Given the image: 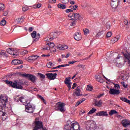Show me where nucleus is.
<instances>
[{
    "instance_id": "8",
    "label": "nucleus",
    "mask_w": 130,
    "mask_h": 130,
    "mask_svg": "<svg viewBox=\"0 0 130 130\" xmlns=\"http://www.w3.org/2000/svg\"><path fill=\"white\" fill-rule=\"evenodd\" d=\"M59 35V32H53L51 33V38H49V39L46 40V41L49 42L51 41L53 39H55V38H57V36Z\"/></svg>"
},
{
    "instance_id": "39",
    "label": "nucleus",
    "mask_w": 130,
    "mask_h": 130,
    "mask_svg": "<svg viewBox=\"0 0 130 130\" xmlns=\"http://www.w3.org/2000/svg\"><path fill=\"white\" fill-rule=\"evenodd\" d=\"M38 97L40 98V99H41V100H42V101H43L44 104H46V101L44 99V98H43V96L40 95H38Z\"/></svg>"
},
{
    "instance_id": "32",
    "label": "nucleus",
    "mask_w": 130,
    "mask_h": 130,
    "mask_svg": "<svg viewBox=\"0 0 130 130\" xmlns=\"http://www.w3.org/2000/svg\"><path fill=\"white\" fill-rule=\"evenodd\" d=\"M70 82H71V77L68 78H66L65 79L64 83L67 85L68 84H70Z\"/></svg>"
},
{
    "instance_id": "57",
    "label": "nucleus",
    "mask_w": 130,
    "mask_h": 130,
    "mask_svg": "<svg viewBox=\"0 0 130 130\" xmlns=\"http://www.w3.org/2000/svg\"><path fill=\"white\" fill-rule=\"evenodd\" d=\"M23 63V61L22 60L17 59V65L22 64Z\"/></svg>"
},
{
    "instance_id": "48",
    "label": "nucleus",
    "mask_w": 130,
    "mask_h": 130,
    "mask_svg": "<svg viewBox=\"0 0 130 130\" xmlns=\"http://www.w3.org/2000/svg\"><path fill=\"white\" fill-rule=\"evenodd\" d=\"M84 32L85 35H87V34H89L90 31H89V30L88 29V28H85L84 30Z\"/></svg>"
},
{
    "instance_id": "6",
    "label": "nucleus",
    "mask_w": 130,
    "mask_h": 130,
    "mask_svg": "<svg viewBox=\"0 0 130 130\" xmlns=\"http://www.w3.org/2000/svg\"><path fill=\"white\" fill-rule=\"evenodd\" d=\"M35 110V108L32 107V105H30L29 103H28L25 105V111L28 113H33Z\"/></svg>"
},
{
    "instance_id": "37",
    "label": "nucleus",
    "mask_w": 130,
    "mask_h": 130,
    "mask_svg": "<svg viewBox=\"0 0 130 130\" xmlns=\"http://www.w3.org/2000/svg\"><path fill=\"white\" fill-rule=\"evenodd\" d=\"M47 45H48V46H49V47H50V48H53V47H54V43H47L46 44Z\"/></svg>"
},
{
    "instance_id": "50",
    "label": "nucleus",
    "mask_w": 130,
    "mask_h": 130,
    "mask_svg": "<svg viewBox=\"0 0 130 130\" xmlns=\"http://www.w3.org/2000/svg\"><path fill=\"white\" fill-rule=\"evenodd\" d=\"M41 4H38L36 5H34L33 6V8H34V9H35V8H38V9H39V8H41Z\"/></svg>"
},
{
    "instance_id": "5",
    "label": "nucleus",
    "mask_w": 130,
    "mask_h": 130,
    "mask_svg": "<svg viewBox=\"0 0 130 130\" xmlns=\"http://www.w3.org/2000/svg\"><path fill=\"white\" fill-rule=\"evenodd\" d=\"M9 101V98L6 95H1L0 96V101L3 106H6L7 105V103Z\"/></svg>"
},
{
    "instance_id": "38",
    "label": "nucleus",
    "mask_w": 130,
    "mask_h": 130,
    "mask_svg": "<svg viewBox=\"0 0 130 130\" xmlns=\"http://www.w3.org/2000/svg\"><path fill=\"white\" fill-rule=\"evenodd\" d=\"M39 38H40V34H37V35H36V38L34 39L33 40L34 42L35 41H38V40H39Z\"/></svg>"
},
{
    "instance_id": "10",
    "label": "nucleus",
    "mask_w": 130,
    "mask_h": 130,
    "mask_svg": "<svg viewBox=\"0 0 130 130\" xmlns=\"http://www.w3.org/2000/svg\"><path fill=\"white\" fill-rule=\"evenodd\" d=\"M73 96H77V97L83 96V94H81L80 87H77L75 89V92L73 93Z\"/></svg>"
},
{
    "instance_id": "30",
    "label": "nucleus",
    "mask_w": 130,
    "mask_h": 130,
    "mask_svg": "<svg viewBox=\"0 0 130 130\" xmlns=\"http://www.w3.org/2000/svg\"><path fill=\"white\" fill-rule=\"evenodd\" d=\"M16 100H17V102H19V101H20V102H21L22 103H23V102H24V98L23 97H20L19 98H15V101Z\"/></svg>"
},
{
    "instance_id": "13",
    "label": "nucleus",
    "mask_w": 130,
    "mask_h": 130,
    "mask_svg": "<svg viewBox=\"0 0 130 130\" xmlns=\"http://www.w3.org/2000/svg\"><path fill=\"white\" fill-rule=\"evenodd\" d=\"M72 129L74 130H80V125L78 122H75V123H72Z\"/></svg>"
},
{
    "instance_id": "53",
    "label": "nucleus",
    "mask_w": 130,
    "mask_h": 130,
    "mask_svg": "<svg viewBox=\"0 0 130 130\" xmlns=\"http://www.w3.org/2000/svg\"><path fill=\"white\" fill-rule=\"evenodd\" d=\"M66 13H67V14H69V13L74 12V10H73V9H67L66 10Z\"/></svg>"
},
{
    "instance_id": "24",
    "label": "nucleus",
    "mask_w": 130,
    "mask_h": 130,
    "mask_svg": "<svg viewBox=\"0 0 130 130\" xmlns=\"http://www.w3.org/2000/svg\"><path fill=\"white\" fill-rule=\"evenodd\" d=\"M38 57H39V56L38 55L30 56L28 57V61L29 60H35L37 59Z\"/></svg>"
},
{
    "instance_id": "9",
    "label": "nucleus",
    "mask_w": 130,
    "mask_h": 130,
    "mask_svg": "<svg viewBox=\"0 0 130 130\" xmlns=\"http://www.w3.org/2000/svg\"><path fill=\"white\" fill-rule=\"evenodd\" d=\"M46 76L49 80H55L56 79V76L57 74L56 73H46Z\"/></svg>"
},
{
    "instance_id": "51",
    "label": "nucleus",
    "mask_w": 130,
    "mask_h": 130,
    "mask_svg": "<svg viewBox=\"0 0 130 130\" xmlns=\"http://www.w3.org/2000/svg\"><path fill=\"white\" fill-rule=\"evenodd\" d=\"M120 100H122V101H123V102H125L126 103V102H127V99L125 98H120Z\"/></svg>"
},
{
    "instance_id": "16",
    "label": "nucleus",
    "mask_w": 130,
    "mask_h": 130,
    "mask_svg": "<svg viewBox=\"0 0 130 130\" xmlns=\"http://www.w3.org/2000/svg\"><path fill=\"white\" fill-rule=\"evenodd\" d=\"M118 3H117V2L114 1L113 0L111 1V6L113 9H116L118 7Z\"/></svg>"
},
{
    "instance_id": "25",
    "label": "nucleus",
    "mask_w": 130,
    "mask_h": 130,
    "mask_svg": "<svg viewBox=\"0 0 130 130\" xmlns=\"http://www.w3.org/2000/svg\"><path fill=\"white\" fill-rule=\"evenodd\" d=\"M12 55H16V56H18L19 54H20V53L19 52V51L18 50H16V49H13V50H12Z\"/></svg>"
},
{
    "instance_id": "23",
    "label": "nucleus",
    "mask_w": 130,
    "mask_h": 130,
    "mask_svg": "<svg viewBox=\"0 0 130 130\" xmlns=\"http://www.w3.org/2000/svg\"><path fill=\"white\" fill-rule=\"evenodd\" d=\"M95 106H98V107H101L102 106V100H100L97 103V101L94 102Z\"/></svg>"
},
{
    "instance_id": "27",
    "label": "nucleus",
    "mask_w": 130,
    "mask_h": 130,
    "mask_svg": "<svg viewBox=\"0 0 130 130\" xmlns=\"http://www.w3.org/2000/svg\"><path fill=\"white\" fill-rule=\"evenodd\" d=\"M117 113H118V112H117L115 110H111L109 112V115H110V116H112L113 114H116Z\"/></svg>"
},
{
    "instance_id": "29",
    "label": "nucleus",
    "mask_w": 130,
    "mask_h": 130,
    "mask_svg": "<svg viewBox=\"0 0 130 130\" xmlns=\"http://www.w3.org/2000/svg\"><path fill=\"white\" fill-rule=\"evenodd\" d=\"M72 21H71V23L70 24V26L72 27H74V26H76L77 24V20H75V19H72Z\"/></svg>"
},
{
    "instance_id": "45",
    "label": "nucleus",
    "mask_w": 130,
    "mask_h": 130,
    "mask_svg": "<svg viewBox=\"0 0 130 130\" xmlns=\"http://www.w3.org/2000/svg\"><path fill=\"white\" fill-rule=\"evenodd\" d=\"M69 66H70V64L59 65L57 66V68L59 69V68H64V67H69Z\"/></svg>"
},
{
    "instance_id": "60",
    "label": "nucleus",
    "mask_w": 130,
    "mask_h": 130,
    "mask_svg": "<svg viewBox=\"0 0 130 130\" xmlns=\"http://www.w3.org/2000/svg\"><path fill=\"white\" fill-rule=\"evenodd\" d=\"M67 85H68V87L69 88L68 91H70L71 90V88H72V85H71V83L67 84Z\"/></svg>"
},
{
    "instance_id": "36",
    "label": "nucleus",
    "mask_w": 130,
    "mask_h": 130,
    "mask_svg": "<svg viewBox=\"0 0 130 130\" xmlns=\"http://www.w3.org/2000/svg\"><path fill=\"white\" fill-rule=\"evenodd\" d=\"M103 36H104V35H103V31L99 32L96 34V37H103Z\"/></svg>"
},
{
    "instance_id": "20",
    "label": "nucleus",
    "mask_w": 130,
    "mask_h": 130,
    "mask_svg": "<svg viewBox=\"0 0 130 130\" xmlns=\"http://www.w3.org/2000/svg\"><path fill=\"white\" fill-rule=\"evenodd\" d=\"M72 126H73V123L72 124V122H71L70 124H66L64 127V129H66V130H71L72 129Z\"/></svg>"
},
{
    "instance_id": "3",
    "label": "nucleus",
    "mask_w": 130,
    "mask_h": 130,
    "mask_svg": "<svg viewBox=\"0 0 130 130\" xmlns=\"http://www.w3.org/2000/svg\"><path fill=\"white\" fill-rule=\"evenodd\" d=\"M57 107H56V110H58L61 112H64L66 110H64V106H66V104L63 103H57L56 104Z\"/></svg>"
},
{
    "instance_id": "19",
    "label": "nucleus",
    "mask_w": 130,
    "mask_h": 130,
    "mask_svg": "<svg viewBox=\"0 0 130 130\" xmlns=\"http://www.w3.org/2000/svg\"><path fill=\"white\" fill-rule=\"evenodd\" d=\"M56 48H57V49H59V50H64L66 49H68V48H69V47H68V46L67 45H59L56 46Z\"/></svg>"
},
{
    "instance_id": "55",
    "label": "nucleus",
    "mask_w": 130,
    "mask_h": 130,
    "mask_svg": "<svg viewBox=\"0 0 130 130\" xmlns=\"http://www.w3.org/2000/svg\"><path fill=\"white\" fill-rule=\"evenodd\" d=\"M111 35H112V33L111 32H108L107 34V37L109 38V37H111Z\"/></svg>"
},
{
    "instance_id": "35",
    "label": "nucleus",
    "mask_w": 130,
    "mask_h": 130,
    "mask_svg": "<svg viewBox=\"0 0 130 130\" xmlns=\"http://www.w3.org/2000/svg\"><path fill=\"white\" fill-rule=\"evenodd\" d=\"M78 5H74V6H71L70 7H69V8L70 9H71L72 10H74V11H76L77 9H78Z\"/></svg>"
},
{
    "instance_id": "26",
    "label": "nucleus",
    "mask_w": 130,
    "mask_h": 130,
    "mask_svg": "<svg viewBox=\"0 0 130 130\" xmlns=\"http://www.w3.org/2000/svg\"><path fill=\"white\" fill-rule=\"evenodd\" d=\"M57 7L59 8V9H62V10H65V9L67 8L66 5L62 4H58Z\"/></svg>"
},
{
    "instance_id": "7",
    "label": "nucleus",
    "mask_w": 130,
    "mask_h": 130,
    "mask_svg": "<svg viewBox=\"0 0 130 130\" xmlns=\"http://www.w3.org/2000/svg\"><path fill=\"white\" fill-rule=\"evenodd\" d=\"M69 18H71V20H75L76 21H79L81 19V15L79 13H73L72 16H69Z\"/></svg>"
},
{
    "instance_id": "42",
    "label": "nucleus",
    "mask_w": 130,
    "mask_h": 130,
    "mask_svg": "<svg viewBox=\"0 0 130 130\" xmlns=\"http://www.w3.org/2000/svg\"><path fill=\"white\" fill-rule=\"evenodd\" d=\"M113 84L114 85L115 89L119 90V89H120V86L118 84L113 83Z\"/></svg>"
},
{
    "instance_id": "41",
    "label": "nucleus",
    "mask_w": 130,
    "mask_h": 130,
    "mask_svg": "<svg viewBox=\"0 0 130 130\" xmlns=\"http://www.w3.org/2000/svg\"><path fill=\"white\" fill-rule=\"evenodd\" d=\"M1 55H5V56H6V57H8V55L6 53V51L5 50H2L0 52Z\"/></svg>"
},
{
    "instance_id": "31",
    "label": "nucleus",
    "mask_w": 130,
    "mask_h": 130,
    "mask_svg": "<svg viewBox=\"0 0 130 130\" xmlns=\"http://www.w3.org/2000/svg\"><path fill=\"white\" fill-rule=\"evenodd\" d=\"M47 68H52V67H54V64L52 63V62H48L46 64Z\"/></svg>"
},
{
    "instance_id": "22",
    "label": "nucleus",
    "mask_w": 130,
    "mask_h": 130,
    "mask_svg": "<svg viewBox=\"0 0 130 130\" xmlns=\"http://www.w3.org/2000/svg\"><path fill=\"white\" fill-rule=\"evenodd\" d=\"M123 55L126 59H127L128 61V63L130 64V54H126V53H123Z\"/></svg>"
},
{
    "instance_id": "54",
    "label": "nucleus",
    "mask_w": 130,
    "mask_h": 130,
    "mask_svg": "<svg viewBox=\"0 0 130 130\" xmlns=\"http://www.w3.org/2000/svg\"><path fill=\"white\" fill-rule=\"evenodd\" d=\"M28 9L29 8L27 6H26L25 7L22 8V11L23 12H26V11H28Z\"/></svg>"
},
{
    "instance_id": "46",
    "label": "nucleus",
    "mask_w": 130,
    "mask_h": 130,
    "mask_svg": "<svg viewBox=\"0 0 130 130\" xmlns=\"http://www.w3.org/2000/svg\"><path fill=\"white\" fill-rule=\"evenodd\" d=\"M4 10H5V5L0 3V11H4Z\"/></svg>"
},
{
    "instance_id": "18",
    "label": "nucleus",
    "mask_w": 130,
    "mask_h": 130,
    "mask_svg": "<svg viewBox=\"0 0 130 130\" xmlns=\"http://www.w3.org/2000/svg\"><path fill=\"white\" fill-rule=\"evenodd\" d=\"M95 78L98 81V82H99V83H104L105 81L103 79H102V77H101L100 75H95Z\"/></svg>"
},
{
    "instance_id": "64",
    "label": "nucleus",
    "mask_w": 130,
    "mask_h": 130,
    "mask_svg": "<svg viewBox=\"0 0 130 130\" xmlns=\"http://www.w3.org/2000/svg\"><path fill=\"white\" fill-rule=\"evenodd\" d=\"M124 24L125 25H127V24H128V21L127 20H124Z\"/></svg>"
},
{
    "instance_id": "2",
    "label": "nucleus",
    "mask_w": 130,
    "mask_h": 130,
    "mask_svg": "<svg viewBox=\"0 0 130 130\" xmlns=\"http://www.w3.org/2000/svg\"><path fill=\"white\" fill-rule=\"evenodd\" d=\"M21 76L22 77H24V78H28V80H29V81H31V82H32V83H35V82H36L37 80L36 77L32 74H21Z\"/></svg>"
},
{
    "instance_id": "4",
    "label": "nucleus",
    "mask_w": 130,
    "mask_h": 130,
    "mask_svg": "<svg viewBox=\"0 0 130 130\" xmlns=\"http://www.w3.org/2000/svg\"><path fill=\"white\" fill-rule=\"evenodd\" d=\"M33 130H38L40 128H43V124L41 121H35Z\"/></svg>"
},
{
    "instance_id": "56",
    "label": "nucleus",
    "mask_w": 130,
    "mask_h": 130,
    "mask_svg": "<svg viewBox=\"0 0 130 130\" xmlns=\"http://www.w3.org/2000/svg\"><path fill=\"white\" fill-rule=\"evenodd\" d=\"M124 88H127V84L125 85V83L124 82H122L121 83Z\"/></svg>"
},
{
    "instance_id": "61",
    "label": "nucleus",
    "mask_w": 130,
    "mask_h": 130,
    "mask_svg": "<svg viewBox=\"0 0 130 130\" xmlns=\"http://www.w3.org/2000/svg\"><path fill=\"white\" fill-rule=\"evenodd\" d=\"M9 14V11H5L3 13L4 16H8V14Z\"/></svg>"
},
{
    "instance_id": "11",
    "label": "nucleus",
    "mask_w": 130,
    "mask_h": 130,
    "mask_svg": "<svg viewBox=\"0 0 130 130\" xmlns=\"http://www.w3.org/2000/svg\"><path fill=\"white\" fill-rule=\"evenodd\" d=\"M4 109H3V106H0V115L2 117V120H6L7 119V116H6V112H4Z\"/></svg>"
},
{
    "instance_id": "21",
    "label": "nucleus",
    "mask_w": 130,
    "mask_h": 130,
    "mask_svg": "<svg viewBox=\"0 0 130 130\" xmlns=\"http://www.w3.org/2000/svg\"><path fill=\"white\" fill-rule=\"evenodd\" d=\"M119 38H120V36H116V37L112 38L111 40V41L112 43H115V42H117V41H118Z\"/></svg>"
},
{
    "instance_id": "47",
    "label": "nucleus",
    "mask_w": 130,
    "mask_h": 130,
    "mask_svg": "<svg viewBox=\"0 0 130 130\" xmlns=\"http://www.w3.org/2000/svg\"><path fill=\"white\" fill-rule=\"evenodd\" d=\"M86 89L87 91H92L93 90V86L87 85Z\"/></svg>"
},
{
    "instance_id": "33",
    "label": "nucleus",
    "mask_w": 130,
    "mask_h": 130,
    "mask_svg": "<svg viewBox=\"0 0 130 130\" xmlns=\"http://www.w3.org/2000/svg\"><path fill=\"white\" fill-rule=\"evenodd\" d=\"M13 50H14V49L13 48L7 49V52H8V53H9V54L13 55Z\"/></svg>"
},
{
    "instance_id": "1",
    "label": "nucleus",
    "mask_w": 130,
    "mask_h": 130,
    "mask_svg": "<svg viewBox=\"0 0 130 130\" xmlns=\"http://www.w3.org/2000/svg\"><path fill=\"white\" fill-rule=\"evenodd\" d=\"M5 82L9 87H12L14 88V89L23 90V85H24L23 82L18 81V80H15L14 82H13L8 80H6Z\"/></svg>"
},
{
    "instance_id": "14",
    "label": "nucleus",
    "mask_w": 130,
    "mask_h": 130,
    "mask_svg": "<svg viewBox=\"0 0 130 130\" xmlns=\"http://www.w3.org/2000/svg\"><path fill=\"white\" fill-rule=\"evenodd\" d=\"M96 116H106L107 117L108 114H107V111H101L96 114Z\"/></svg>"
},
{
    "instance_id": "58",
    "label": "nucleus",
    "mask_w": 130,
    "mask_h": 130,
    "mask_svg": "<svg viewBox=\"0 0 130 130\" xmlns=\"http://www.w3.org/2000/svg\"><path fill=\"white\" fill-rule=\"evenodd\" d=\"M106 27L108 29H110V24L109 23H107L106 25Z\"/></svg>"
},
{
    "instance_id": "63",
    "label": "nucleus",
    "mask_w": 130,
    "mask_h": 130,
    "mask_svg": "<svg viewBox=\"0 0 130 130\" xmlns=\"http://www.w3.org/2000/svg\"><path fill=\"white\" fill-rule=\"evenodd\" d=\"M22 54H27L28 53V51H26V50L23 51H22Z\"/></svg>"
},
{
    "instance_id": "62",
    "label": "nucleus",
    "mask_w": 130,
    "mask_h": 130,
    "mask_svg": "<svg viewBox=\"0 0 130 130\" xmlns=\"http://www.w3.org/2000/svg\"><path fill=\"white\" fill-rule=\"evenodd\" d=\"M116 117H117V118H120V119L122 118V116H121L120 115H116Z\"/></svg>"
},
{
    "instance_id": "15",
    "label": "nucleus",
    "mask_w": 130,
    "mask_h": 130,
    "mask_svg": "<svg viewBox=\"0 0 130 130\" xmlns=\"http://www.w3.org/2000/svg\"><path fill=\"white\" fill-rule=\"evenodd\" d=\"M121 123L124 127H127V126L130 125V121L127 119H124L122 121Z\"/></svg>"
},
{
    "instance_id": "43",
    "label": "nucleus",
    "mask_w": 130,
    "mask_h": 130,
    "mask_svg": "<svg viewBox=\"0 0 130 130\" xmlns=\"http://www.w3.org/2000/svg\"><path fill=\"white\" fill-rule=\"evenodd\" d=\"M12 63L14 66H18V59L13 60L12 61Z\"/></svg>"
},
{
    "instance_id": "17",
    "label": "nucleus",
    "mask_w": 130,
    "mask_h": 130,
    "mask_svg": "<svg viewBox=\"0 0 130 130\" xmlns=\"http://www.w3.org/2000/svg\"><path fill=\"white\" fill-rule=\"evenodd\" d=\"M74 39L77 41H80L82 39V35H81V33L76 32L74 36Z\"/></svg>"
},
{
    "instance_id": "49",
    "label": "nucleus",
    "mask_w": 130,
    "mask_h": 130,
    "mask_svg": "<svg viewBox=\"0 0 130 130\" xmlns=\"http://www.w3.org/2000/svg\"><path fill=\"white\" fill-rule=\"evenodd\" d=\"M38 76H39V77L40 78H41V79H44L45 78V76H44L43 74L38 73Z\"/></svg>"
},
{
    "instance_id": "28",
    "label": "nucleus",
    "mask_w": 130,
    "mask_h": 130,
    "mask_svg": "<svg viewBox=\"0 0 130 130\" xmlns=\"http://www.w3.org/2000/svg\"><path fill=\"white\" fill-rule=\"evenodd\" d=\"M16 21L18 24H21V23H23V22H24V19L23 18V17H21V18L17 19Z\"/></svg>"
},
{
    "instance_id": "40",
    "label": "nucleus",
    "mask_w": 130,
    "mask_h": 130,
    "mask_svg": "<svg viewBox=\"0 0 130 130\" xmlns=\"http://www.w3.org/2000/svg\"><path fill=\"white\" fill-rule=\"evenodd\" d=\"M97 111V109H92L89 111V112L87 113V114H92L94 113V112H96Z\"/></svg>"
},
{
    "instance_id": "52",
    "label": "nucleus",
    "mask_w": 130,
    "mask_h": 130,
    "mask_svg": "<svg viewBox=\"0 0 130 130\" xmlns=\"http://www.w3.org/2000/svg\"><path fill=\"white\" fill-rule=\"evenodd\" d=\"M77 67H79V68L83 69V70H85V65L84 64H78Z\"/></svg>"
},
{
    "instance_id": "34",
    "label": "nucleus",
    "mask_w": 130,
    "mask_h": 130,
    "mask_svg": "<svg viewBox=\"0 0 130 130\" xmlns=\"http://www.w3.org/2000/svg\"><path fill=\"white\" fill-rule=\"evenodd\" d=\"M37 32L36 30H34L31 34V36L32 38L36 39V35H37Z\"/></svg>"
},
{
    "instance_id": "44",
    "label": "nucleus",
    "mask_w": 130,
    "mask_h": 130,
    "mask_svg": "<svg viewBox=\"0 0 130 130\" xmlns=\"http://www.w3.org/2000/svg\"><path fill=\"white\" fill-rule=\"evenodd\" d=\"M6 23L7 21H6V20H2L0 22V24L1 26H5V25H6Z\"/></svg>"
},
{
    "instance_id": "59",
    "label": "nucleus",
    "mask_w": 130,
    "mask_h": 130,
    "mask_svg": "<svg viewBox=\"0 0 130 130\" xmlns=\"http://www.w3.org/2000/svg\"><path fill=\"white\" fill-rule=\"evenodd\" d=\"M82 104V102H81V101H78L76 104L75 105L76 107H77V106H79V105H80V104Z\"/></svg>"
},
{
    "instance_id": "12",
    "label": "nucleus",
    "mask_w": 130,
    "mask_h": 130,
    "mask_svg": "<svg viewBox=\"0 0 130 130\" xmlns=\"http://www.w3.org/2000/svg\"><path fill=\"white\" fill-rule=\"evenodd\" d=\"M109 93V94H111V95H118L120 92L119 91V90L115 89L114 88H110Z\"/></svg>"
}]
</instances>
